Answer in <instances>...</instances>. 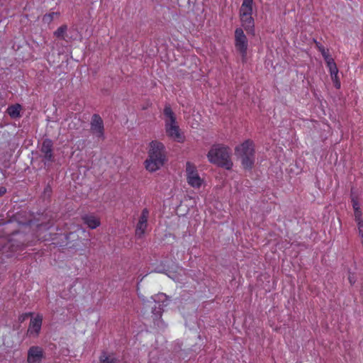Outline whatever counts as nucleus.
<instances>
[{"mask_svg":"<svg viewBox=\"0 0 363 363\" xmlns=\"http://www.w3.org/2000/svg\"><path fill=\"white\" fill-rule=\"evenodd\" d=\"M148 157L145 161L147 171L153 172L160 169L167 161L166 150L164 144L152 140L149 145Z\"/></svg>","mask_w":363,"mask_h":363,"instance_id":"f257e3e1","label":"nucleus"},{"mask_svg":"<svg viewBox=\"0 0 363 363\" xmlns=\"http://www.w3.org/2000/svg\"><path fill=\"white\" fill-rule=\"evenodd\" d=\"M209 162L230 170L233 163L231 160V151L229 147L223 144H214L207 154Z\"/></svg>","mask_w":363,"mask_h":363,"instance_id":"f03ea898","label":"nucleus"},{"mask_svg":"<svg viewBox=\"0 0 363 363\" xmlns=\"http://www.w3.org/2000/svg\"><path fill=\"white\" fill-rule=\"evenodd\" d=\"M163 113L165 117L164 128L167 135L177 143H184L185 136L177 125L175 114L169 105L164 106Z\"/></svg>","mask_w":363,"mask_h":363,"instance_id":"7ed1b4c3","label":"nucleus"},{"mask_svg":"<svg viewBox=\"0 0 363 363\" xmlns=\"http://www.w3.org/2000/svg\"><path fill=\"white\" fill-rule=\"evenodd\" d=\"M235 155L241 160L242 166L245 169H252L255 161V145L248 139L235 148Z\"/></svg>","mask_w":363,"mask_h":363,"instance_id":"20e7f679","label":"nucleus"},{"mask_svg":"<svg viewBox=\"0 0 363 363\" xmlns=\"http://www.w3.org/2000/svg\"><path fill=\"white\" fill-rule=\"evenodd\" d=\"M185 176L187 184L194 189H199L203 184V179L200 177L196 166L191 162H186Z\"/></svg>","mask_w":363,"mask_h":363,"instance_id":"39448f33","label":"nucleus"},{"mask_svg":"<svg viewBox=\"0 0 363 363\" xmlns=\"http://www.w3.org/2000/svg\"><path fill=\"white\" fill-rule=\"evenodd\" d=\"M235 47L241 55L242 62L247 57L248 40L242 28H237L235 30Z\"/></svg>","mask_w":363,"mask_h":363,"instance_id":"423d86ee","label":"nucleus"},{"mask_svg":"<svg viewBox=\"0 0 363 363\" xmlns=\"http://www.w3.org/2000/svg\"><path fill=\"white\" fill-rule=\"evenodd\" d=\"M91 131L99 138L104 137V121L99 114H94L91 120Z\"/></svg>","mask_w":363,"mask_h":363,"instance_id":"0eeeda50","label":"nucleus"},{"mask_svg":"<svg viewBox=\"0 0 363 363\" xmlns=\"http://www.w3.org/2000/svg\"><path fill=\"white\" fill-rule=\"evenodd\" d=\"M149 215L150 211L147 208H145L143 209L135 228V235L140 238H141L145 233L147 227Z\"/></svg>","mask_w":363,"mask_h":363,"instance_id":"6e6552de","label":"nucleus"},{"mask_svg":"<svg viewBox=\"0 0 363 363\" xmlns=\"http://www.w3.org/2000/svg\"><path fill=\"white\" fill-rule=\"evenodd\" d=\"M44 358L43 350L38 346H32L28 351V363H40Z\"/></svg>","mask_w":363,"mask_h":363,"instance_id":"1a4fd4ad","label":"nucleus"},{"mask_svg":"<svg viewBox=\"0 0 363 363\" xmlns=\"http://www.w3.org/2000/svg\"><path fill=\"white\" fill-rule=\"evenodd\" d=\"M40 151L46 161L50 162H54L53 143L52 140L49 138L45 139L43 141Z\"/></svg>","mask_w":363,"mask_h":363,"instance_id":"9d476101","label":"nucleus"},{"mask_svg":"<svg viewBox=\"0 0 363 363\" xmlns=\"http://www.w3.org/2000/svg\"><path fill=\"white\" fill-rule=\"evenodd\" d=\"M43 323V315L38 314L34 318L30 320L28 333L30 335H38L40 331Z\"/></svg>","mask_w":363,"mask_h":363,"instance_id":"9b49d317","label":"nucleus"},{"mask_svg":"<svg viewBox=\"0 0 363 363\" xmlns=\"http://www.w3.org/2000/svg\"><path fill=\"white\" fill-rule=\"evenodd\" d=\"M240 18L241 25L247 33L249 35H255V21L252 15L247 16H240Z\"/></svg>","mask_w":363,"mask_h":363,"instance_id":"f8f14e48","label":"nucleus"},{"mask_svg":"<svg viewBox=\"0 0 363 363\" xmlns=\"http://www.w3.org/2000/svg\"><path fill=\"white\" fill-rule=\"evenodd\" d=\"M82 220L90 229H96L101 225L100 218L94 213L82 215Z\"/></svg>","mask_w":363,"mask_h":363,"instance_id":"ddd939ff","label":"nucleus"},{"mask_svg":"<svg viewBox=\"0 0 363 363\" xmlns=\"http://www.w3.org/2000/svg\"><path fill=\"white\" fill-rule=\"evenodd\" d=\"M253 0H242L239 15L240 16H247L252 14Z\"/></svg>","mask_w":363,"mask_h":363,"instance_id":"4468645a","label":"nucleus"},{"mask_svg":"<svg viewBox=\"0 0 363 363\" xmlns=\"http://www.w3.org/2000/svg\"><path fill=\"white\" fill-rule=\"evenodd\" d=\"M99 363H121V361L113 354L103 352L99 357Z\"/></svg>","mask_w":363,"mask_h":363,"instance_id":"2eb2a0df","label":"nucleus"},{"mask_svg":"<svg viewBox=\"0 0 363 363\" xmlns=\"http://www.w3.org/2000/svg\"><path fill=\"white\" fill-rule=\"evenodd\" d=\"M21 106L19 104L9 106L7 108V113L12 118H17L21 117Z\"/></svg>","mask_w":363,"mask_h":363,"instance_id":"dca6fc26","label":"nucleus"},{"mask_svg":"<svg viewBox=\"0 0 363 363\" xmlns=\"http://www.w3.org/2000/svg\"><path fill=\"white\" fill-rule=\"evenodd\" d=\"M67 30V26L66 25H62L60 26L55 32L54 35L60 39H65V36L66 32Z\"/></svg>","mask_w":363,"mask_h":363,"instance_id":"f3484780","label":"nucleus"},{"mask_svg":"<svg viewBox=\"0 0 363 363\" xmlns=\"http://www.w3.org/2000/svg\"><path fill=\"white\" fill-rule=\"evenodd\" d=\"M58 15H59V13H57V12H51V13H47V14L44 15V16L43 18V21L45 23H50L52 21L54 16H58Z\"/></svg>","mask_w":363,"mask_h":363,"instance_id":"a211bd4d","label":"nucleus"},{"mask_svg":"<svg viewBox=\"0 0 363 363\" xmlns=\"http://www.w3.org/2000/svg\"><path fill=\"white\" fill-rule=\"evenodd\" d=\"M354 220H355L357 224L363 223V220L362 218V211L361 210L354 211Z\"/></svg>","mask_w":363,"mask_h":363,"instance_id":"6ab92c4d","label":"nucleus"},{"mask_svg":"<svg viewBox=\"0 0 363 363\" xmlns=\"http://www.w3.org/2000/svg\"><path fill=\"white\" fill-rule=\"evenodd\" d=\"M351 202H352L354 211L361 210L360 207H359L358 199L356 196H352Z\"/></svg>","mask_w":363,"mask_h":363,"instance_id":"aec40b11","label":"nucleus"},{"mask_svg":"<svg viewBox=\"0 0 363 363\" xmlns=\"http://www.w3.org/2000/svg\"><path fill=\"white\" fill-rule=\"evenodd\" d=\"M333 82V84H334V86L339 89L341 86V84H340V79L338 77V75H337L335 77H331Z\"/></svg>","mask_w":363,"mask_h":363,"instance_id":"412c9836","label":"nucleus"},{"mask_svg":"<svg viewBox=\"0 0 363 363\" xmlns=\"http://www.w3.org/2000/svg\"><path fill=\"white\" fill-rule=\"evenodd\" d=\"M32 313H25L19 315L18 321L20 323L24 322L29 316L32 315Z\"/></svg>","mask_w":363,"mask_h":363,"instance_id":"4be33fe9","label":"nucleus"},{"mask_svg":"<svg viewBox=\"0 0 363 363\" xmlns=\"http://www.w3.org/2000/svg\"><path fill=\"white\" fill-rule=\"evenodd\" d=\"M329 72H330L331 77H335L337 75H338V69H337V66L332 67V69H329Z\"/></svg>","mask_w":363,"mask_h":363,"instance_id":"5701e85b","label":"nucleus"},{"mask_svg":"<svg viewBox=\"0 0 363 363\" xmlns=\"http://www.w3.org/2000/svg\"><path fill=\"white\" fill-rule=\"evenodd\" d=\"M314 43L315 45V48L318 50L319 52H322L323 51L325 48H324V46L318 41H317L316 40H314Z\"/></svg>","mask_w":363,"mask_h":363,"instance_id":"b1692460","label":"nucleus"},{"mask_svg":"<svg viewBox=\"0 0 363 363\" xmlns=\"http://www.w3.org/2000/svg\"><path fill=\"white\" fill-rule=\"evenodd\" d=\"M358 233L360 237H363V223H357Z\"/></svg>","mask_w":363,"mask_h":363,"instance_id":"393cba45","label":"nucleus"},{"mask_svg":"<svg viewBox=\"0 0 363 363\" xmlns=\"http://www.w3.org/2000/svg\"><path fill=\"white\" fill-rule=\"evenodd\" d=\"M60 235H63L64 238L66 240H68L70 238L71 235H72V233L65 232L63 233H60Z\"/></svg>","mask_w":363,"mask_h":363,"instance_id":"a878e982","label":"nucleus"},{"mask_svg":"<svg viewBox=\"0 0 363 363\" xmlns=\"http://www.w3.org/2000/svg\"><path fill=\"white\" fill-rule=\"evenodd\" d=\"M328 68L329 69H332V67H336L337 65L336 63L335 62V60L332 61V62H328V63L326 64Z\"/></svg>","mask_w":363,"mask_h":363,"instance_id":"bb28decb","label":"nucleus"},{"mask_svg":"<svg viewBox=\"0 0 363 363\" xmlns=\"http://www.w3.org/2000/svg\"><path fill=\"white\" fill-rule=\"evenodd\" d=\"M320 53H321V55H322L323 58H325V57H328V55H330L329 50L328 49H325Z\"/></svg>","mask_w":363,"mask_h":363,"instance_id":"cd10ccee","label":"nucleus"},{"mask_svg":"<svg viewBox=\"0 0 363 363\" xmlns=\"http://www.w3.org/2000/svg\"><path fill=\"white\" fill-rule=\"evenodd\" d=\"M6 192V189L4 186L0 187V197L4 195Z\"/></svg>","mask_w":363,"mask_h":363,"instance_id":"c85d7f7f","label":"nucleus"},{"mask_svg":"<svg viewBox=\"0 0 363 363\" xmlns=\"http://www.w3.org/2000/svg\"><path fill=\"white\" fill-rule=\"evenodd\" d=\"M324 60H325V63L327 64V63H328V62H330L333 61V60H334V59H333V58L330 56V55H328V57H325L324 58Z\"/></svg>","mask_w":363,"mask_h":363,"instance_id":"c756f323","label":"nucleus"},{"mask_svg":"<svg viewBox=\"0 0 363 363\" xmlns=\"http://www.w3.org/2000/svg\"><path fill=\"white\" fill-rule=\"evenodd\" d=\"M349 281L350 282L351 284H354V281H353V279H352L351 277H349Z\"/></svg>","mask_w":363,"mask_h":363,"instance_id":"7c9ffc66","label":"nucleus"},{"mask_svg":"<svg viewBox=\"0 0 363 363\" xmlns=\"http://www.w3.org/2000/svg\"><path fill=\"white\" fill-rule=\"evenodd\" d=\"M360 238H361V244H362V245L363 247V237H360Z\"/></svg>","mask_w":363,"mask_h":363,"instance_id":"2f4dec72","label":"nucleus"}]
</instances>
